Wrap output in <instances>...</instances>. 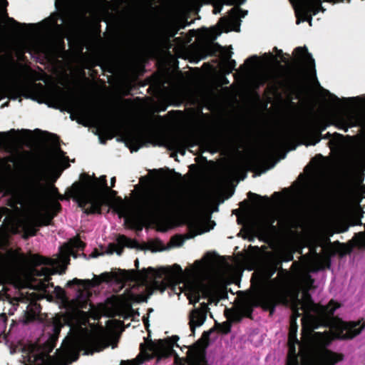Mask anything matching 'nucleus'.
Here are the masks:
<instances>
[{
    "label": "nucleus",
    "mask_w": 365,
    "mask_h": 365,
    "mask_svg": "<svg viewBox=\"0 0 365 365\" xmlns=\"http://www.w3.org/2000/svg\"><path fill=\"white\" fill-rule=\"evenodd\" d=\"M292 318L289 334V354L287 365H298L296 346H299L302 365H334L342 357L328 350L327 347L334 338L352 339L358 335L364 326L360 322H345L339 319L332 322L330 331H314L320 326V318L331 317L336 308L333 304L318 307L315 304H290Z\"/></svg>",
    "instance_id": "f257e3e1"
},
{
    "label": "nucleus",
    "mask_w": 365,
    "mask_h": 365,
    "mask_svg": "<svg viewBox=\"0 0 365 365\" xmlns=\"http://www.w3.org/2000/svg\"><path fill=\"white\" fill-rule=\"evenodd\" d=\"M195 272L194 275L182 282V286H178L182 278V270L180 265L173 267H161V278L164 277L165 282L161 280V292L165 289V285H174L173 289H179L180 292H184L187 297L190 304H195L201 297L208 298L210 303L216 304L220 299V290L216 283L212 279L204 280L207 267L200 262H195Z\"/></svg>",
    "instance_id": "f03ea898"
},
{
    "label": "nucleus",
    "mask_w": 365,
    "mask_h": 365,
    "mask_svg": "<svg viewBox=\"0 0 365 365\" xmlns=\"http://www.w3.org/2000/svg\"><path fill=\"white\" fill-rule=\"evenodd\" d=\"M82 184L83 187L77 193L78 201L81 207L86 203L91 204L90 212H97L99 207L106 203L111 205L120 215L124 216L126 219L133 215L135 210L133 202L113 197L112 191L109 192L108 195L98 191V189L105 185V177H101L98 180H94L90 177L83 178Z\"/></svg>",
    "instance_id": "7ed1b4c3"
},
{
    "label": "nucleus",
    "mask_w": 365,
    "mask_h": 365,
    "mask_svg": "<svg viewBox=\"0 0 365 365\" xmlns=\"http://www.w3.org/2000/svg\"><path fill=\"white\" fill-rule=\"evenodd\" d=\"M189 212L190 215V226L192 228L189 234L183 238L180 235L173 237L167 246L161 244V252L173 247H178L182 245L186 240L194 237L197 235H201L209 232L215 226V222L211 221L212 213L217 211V207H213L211 200L207 197H201L192 199Z\"/></svg>",
    "instance_id": "20e7f679"
},
{
    "label": "nucleus",
    "mask_w": 365,
    "mask_h": 365,
    "mask_svg": "<svg viewBox=\"0 0 365 365\" xmlns=\"http://www.w3.org/2000/svg\"><path fill=\"white\" fill-rule=\"evenodd\" d=\"M108 346V335L103 330L91 336L86 343L83 341L81 337L73 336L63 341L58 357L66 359L68 363H71L77 359V351L80 349L83 350L84 354L88 355L99 352Z\"/></svg>",
    "instance_id": "39448f33"
},
{
    "label": "nucleus",
    "mask_w": 365,
    "mask_h": 365,
    "mask_svg": "<svg viewBox=\"0 0 365 365\" xmlns=\"http://www.w3.org/2000/svg\"><path fill=\"white\" fill-rule=\"evenodd\" d=\"M247 11L242 10L239 6L232 8L230 11V18H222L220 21V29L215 30V34H212V38L216 39L222 32H229L230 31H240L241 24V18L247 16Z\"/></svg>",
    "instance_id": "423d86ee"
},
{
    "label": "nucleus",
    "mask_w": 365,
    "mask_h": 365,
    "mask_svg": "<svg viewBox=\"0 0 365 365\" xmlns=\"http://www.w3.org/2000/svg\"><path fill=\"white\" fill-rule=\"evenodd\" d=\"M279 213L277 210H269L262 212L257 218L252 220L250 225V232L254 234H262L274 230V222Z\"/></svg>",
    "instance_id": "0eeeda50"
},
{
    "label": "nucleus",
    "mask_w": 365,
    "mask_h": 365,
    "mask_svg": "<svg viewBox=\"0 0 365 365\" xmlns=\"http://www.w3.org/2000/svg\"><path fill=\"white\" fill-rule=\"evenodd\" d=\"M319 11L323 12L325 9L322 6V0H302L295 8L296 15L297 16V24H299L303 21H308L312 26V17L311 13L316 15Z\"/></svg>",
    "instance_id": "6e6552de"
},
{
    "label": "nucleus",
    "mask_w": 365,
    "mask_h": 365,
    "mask_svg": "<svg viewBox=\"0 0 365 365\" xmlns=\"http://www.w3.org/2000/svg\"><path fill=\"white\" fill-rule=\"evenodd\" d=\"M63 158L61 152L56 151L54 154L49 156L39 168L34 173V180H42L49 178L50 173L56 169L64 168Z\"/></svg>",
    "instance_id": "1a4fd4ad"
},
{
    "label": "nucleus",
    "mask_w": 365,
    "mask_h": 365,
    "mask_svg": "<svg viewBox=\"0 0 365 365\" xmlns=\"http://www.w3.org/2000/svg\"><path fill=\"white\" fill-rule=\"evenodd\" d=\"M185 27L182 22L178 19H173L168 22L164 21L163 17V0H161V53L165 48H170L171 44L167 45L166 41L173 38L178 32ZM163 57L161 56V66L163 65Z\"/></svg>",
    "instance_id": "9d476101"
},
{
    "label": "nucleus",
    "mask_w": 365,
    "mask_h": 365,
    "mask_svg": "<svg viewBox=\"0 0 365 365\" xmlns=\"http://www.w3.org/2000/svg\"><path fill=\"white\" fill-rule=\"evenodd\" d=\"M145 323L148 329L149 335L148 337L145 338L144 342L141 344L140 353L135 359L138 365L143 363L145 360L150 359L154 356H158L160 352L159 341H153L151 339L148 320H146Z\"/></svg>",
    "instance_id": "9b49d317"
},
{
    "label": "nucleus",
    "mask_w": 365,
    "mask_h": 365,
    "mask_svg": "<svg viewBox=\"0 0 365 365\" xmlns=\"http://www.w3.org/2000/svg\"><path fill=\"white\" fill-rule=\"evenodd\" d=\"M178 340L179 337L176 335L161 339V359L163 357L174 356L175 365H184V359L180 358L176 352V349H180L178 344ZM180 349H182L180 348Z\"/></svg>",
    "instance_id": "f8f14e48"
},
{
    "label": "nucleus",
    "mask_w": 365,
    "mask_h": 365,
    "mask_svg": "<svg viewBox=\"0 0 365 365\" xmlns=\"http://www.w3.org/2000/svg\"><path fill=\"white\" fill-rule=\"evenodd\" d=\"M302 133L300 125H293L272 140L269 143V149L274 150L279 147L284 146L291 138L298 136Z\"/></svg>",
    "instance_id": "ddd939ff"
},
{
    "label": "nucleus",
    "mask_w": 365,
    "mask_h": 365,
    "mask_svg": "<svg viewBox=\"0 0 365 365\" xmlns=\"http://www.w3.org/2000/svg\"><path fill=\"white\" fill-rule=\"evenodd\" d=\"M294 55L297 61L304 65L308 75L311 78L314 77L316 75L315 62L312 54L308 52L307 47L296 48Z\"/></svg>",
    "instance_id": "4468645a"
},
{
    "label": "nucleus",
    "mask_w": 365,
    "mask_h": 365,
    "mask_svg": "<svg viewBox=\"0 0 365 365\" xmlns=\"http://www.w3.org/2000/svg\"><path fill=\"white\" fill-rule=\"evenodd\" d=\"M208 312V306L203 302L200 304V307L195 308L190 313V326L192 332L194 334L196 328L201 327L207 319Z\"/></svg>",
    "instance_id": "2eb2a0df"
},
{
    "label": "nucleus",
    "mask_w": 365,
    "mask_h": 365,
    "mask_svg": "<svg viewBox=\"0 0 365 365\" xmlns=\"http://www.w3.org/2000/svg\"><path fill=\"white\" fill-rule=\"evenodd\" d=\"M361 123V115L354 112L343 113L336 118V125L346 132L348 131L349 128L359 125Z\"/></svg>",
    "instance_id": "dca6fc26"
},
{
    "label": "nucleus",
    "mask_w": 365,
    "mask_h": 365,
    "mask_svg": "<svg viewBox=\"0 0 365 365\" xmlns=\"http://www.w3.org/2000/svg\"><path fill=\"white\" fill-rule=\"evenodd\" d=\"M274 51L277 53L276 56H274L272 53H264L262 56V66L269 68L273 66L279 65V62L277 60V57L281 58L282 62L287 63L289 62V59L283 56V52L282 50L278 49L277 47L274 48Z\"/></svg>",
    "instance_id": "f3484780"
},
{
    "label": "nucleus",
    "mask_w": 365,
    "mask_h": 365,
    "mask_svg": "<svg viewBox=\"0 0 365 365\" xmlns=\"http://www.w3.org/2000/svg\"><path fill=\"white\" fill-rule=\"evenodd\" d=\"M186 361L188 365H207L204 351L199 349H189Z\"/></svg>",
    "instance_id": "a211bd4d"
},
{
    "label": "nucleus",
    "mask_w": 365,
    "mask_h": 365,
    "mask_svg": "<svg viewBox=\"0 0 365 365\" xmlns=\"http://www.w3.org/2000/svg\"><path fill=\"white\" fill-rule=\"evenodd\" d=\"M160 199L158 190L147 194L145 201V207L148 212H157L159 210Z\"/></svg>",
    "instance_id": "6ab92c4d"
},
{
    "label": "nucleus",
    "mask_w": 365,
    "mask_h": 365,
    "mask_svg": "<svg viewBox=\"0 0 365 365\" xmlns=\"http://www.w3.org/2000/svg\"><path fill=\"white\" fill-rule=\"evenodd\" d=\"M159 277V273L156 269L149 268L145 270L144 274H135L133 279L138 282H154Z\"/></svg>",
    "instance_id": "aec40b11"
},
{
    "label": "nucleus",
    "mask_w": 365,
    "mask_h": 365,
    "mask_svg": "<svg viewBox=\"0 0 365 365\" xmlns=\"http://www.w3.org/2000/svg\"><path fill=\"white\" fill-rule=\"evenodd\" d=\"M28 361L30 362H35L34 365H53L46 355H43L40 357L37 356V354L35 353V347L31 346L30 348V354L28 358Z\"/></svg>",
    "instance_id": "412c9836"
},
{
    "label": "nucleus",
    "mask_w": 365,
    "mask_h": 365,
    "mask_svg": "<svg viewBox=\"0 0 365 365\" xmlns=\"http://www.w3.org/2000/svg\"><path fill=\"white\" fill-rule=\"evenodd\" d=\"M81 245L82 242L80 241L78 238H74L72 240H71V242L64 247V251L62 253L59 259V261L65 262L67 260L68 255H70L71 249L72 247H81Z\"/></svg>",
    "instance_id": "4be33fe9"
},
{
    "label": "nucleus",
    "mask_w": 365,
    "mask_h": 365,
    "mask_svg": "<svg viewBox=\"0 0 365 365\" xmlns=\"http://www.w3.org/2000/svg\"><path fill=\"white\" fill-rule=\"evenodd\" d=\"M113 278V274L109 272H103L98 276H95L91 281H83L88 285L96 286L103 282H108Z\"/></svg>",
    "instance_id": "5701e85b"
},
{
    "label": "nucleus",
    "mask_w": 365,
    "mask_h": 365,
    "mask_svg": "<svg viewBox=\"0 0 365 365\" xmlns=\"http://www.w3.org/2000/svg\"><path fill=\"white\" fill-rule=\"evenodd\" d=\"M117 241L118 245L120 246L137 249L138 247V245L136 240L127 238L123 235L119 236L117 239Z\"/></svg>",
    "instance_id": "b1692460"
},
{
    "label": "nucleus",
    "mask_w": 365,
    "mask_h": 365,
    "mask_svg": "<svg viewBox=\"0 0 365 365\" xmlns=\"http://www.w3.org/2000/svg\"><path fill=\"white\" fill-rule=\"evenodd\" d=\"M138 250H144L153 253H156L160 251V244L158 241H150L143 245H138Z\"/></svg>",
    "instance_id": "393cba45"
},
{
    "label": "nucleus",
    "mask_w": 365,
    "mask_h": 365,
    "mask_svg": "<svg viewBox=\"0 0 365 365\" xmlns=\"http://www.w3.org/2000/svg\"><path fill=\"white\" fill-rule=\"evenodd\" d=\"M102 314H106L103 311V307H99L98 308H91L90 310V315L95 319L101 317Z\"/></svg>",
    "instance_id": "a878e982"
},
{
    "label": "nucleus",
    "mask_w": 365,
    "mask_h": 365,
    "mask_svg": "<svg viewBox=\"0 0 365 365\" xmlns=\"http://www.w3.org/2000/svg\"><path fill=\"white\" fill-rule=\"evenodd\" d=\"M56 272L54 270L48 269V268H42L41 271L36 272V274L39 276H44L46 279L48 278V277L54 274Z\"/></svg>",
    "instance_id": "bb28decb"
},
{
    "label": "nucleus",
    "mask_w": 365,
    "mask_h": 365,
    "mask_svg": "<svg viewBox=\"0 0 365 365\" xmlns=\"http://www.w3.org/2000/svg\"><path fill=\"white\" fill-rule=\"evenodd\" d=\"M115 253L117 255H120L121 254V249L116 248L114 245H110L108 250L105 252L106 255H113Z\"/></svg>",
    "instance_id": "cd10ccee"
},
{
    "label": "nucleus",
    "mask_w": 365,
    "mask_h": 365,
    "mask_svg": "<svg viewBox=\"0 0 365 365\" xmlns=\"http://www.w3.org/2000/svg\"><path fill=\"white\" fill-rule=\"evenodd\" d=\"M219 47L220 46L218 44L214 43H210L206 45V48L208 50V53L210 55L215 53Z\"/></svg>",
    "instance_id": "c85d7f7f"
},
{
    "label": "nucleus",
    "mask_w": 365,
    "mask_h": 365,
    "mask_svg": "<svg viewBox=\"0 0 365 365\" xmlns=\"http://www.w3.org/2000/svg\"><path fill=\"white\" fill-rule=\"evenodd\" d=\"M247 64H250L251 66H255L258 63H259V60L257 56H252L250 58H247L246 62Z\"/></svg>",
    "instance_id": "c756f323"
},
{
    "label": "nucleus",
    "mask_w": 365,
    "mask_h": 365,
    "mask_svg": "<svg viewBox=\"0 0 365 365\" xmlns=\"http://www.w3.org/2000/svg\"><path fill=\"white\" fill-rule=\"evenodd\" d=\"M164 215V202L163 200V182H161V232L165 230L163 226V218Z\"/></svg>",
    "instance_id": "7c9ffc66"
},
{
    "label": "nucleus",
    "mask_w": 365,
    "mask_h": 365,
    "mask_svg": "<svg viewBox=\"0 0 365 365\" xmlns=\"http://www.w3.org/2000/svg\"><path fill=\"white\" fill-rule=\"evenodd\" d=\"M84 279H73L71 281L68 282V284H81L85 287H91V285H88L86 283H85ZM85 281H90L89 279H85Z\"/></svg>",
    "instance_id": "2f4dec72"
},
{
    "label": "nucleus",
    "mask_w": 365,
    "mask_h": 365,
    "mask_svg": "<svg viewBox=\"0 0 365 365\" xmlns=\"http://www.w3.org/2000/svg\"><path fill=\"white\" fill-rule=\"evenodd\" d=\"M32 262L36 264H41V263H47V264H49V263H51V260H47L46 262H43L41 260V257L40 256L38 255H35L32 257V259H31Z\"/></svg>",
    "instance_id": "473e14b6"
},
{
    "label": "nucleus",
    "mask_w": 365,
    "mask_h": 365,
    "mask_svg": "<svg viewBox=\"0 0 365 365\" xmlns=\"http://www.w3.org/2000/svg\"><path fill=\"white\" fill-rule=\"evenodd\" d=\"M327 93H329V98L330 101H331L334 103H338L340 101V99L336 96L331 94L328 91Z\"/></svg>",
    "instance_id": "72a5a7b5"
},
{
    "label": "nucleus",
    "mask_w": 365,
    "mask_h": 365,
    "mask_svg": "<svg viewBox=\"0 0 365 365\" xmlns=\"http://www.w3.org/2000/svg\"><path fill=\"white\" fill-rule=\"evenodd\" d=\"M25 229V233H24V237L26 238L28 237L30 235H34L35 234V230L34 229H26V227H24Z\"/></svg>",
    "instance_id": "f704fd0d"
},
{
    "label": "nucleus",
    "mask_w": 365,
    "mask_h": 365,
    "mask_svg": "<svg viewBox=\"0 0 365 365\" xmlns=\"http://www.w3.org/2000/svg\"><path fill=\"white\" fill-rule=\"evenodd\" d=\"M119 365H138L135 360L122 361Z\"/></svg>",
    "instance_id": "c9c22d12"
},
{
    "label": "nucleus",
    "mask_w": 365,
    "mask_h": 365,
    "mask_svg": "<svg viewBox=\"0 0 365 365\" xmlns=\"http://www.w3.org/2000/svg\"><path fill=\"white\" fill-rule=\"evenodd\" d=\"M293 259V255L292 252H289L287 254L286 257H282V260L285 262L291 261Z\"/></svg>",
    "instance_id": "e433bc0d"
},
{
    "label": "nucleus",
    "mask_w": 365,
    "mask_h": 365,
    "mask_svg": "<svg viewBox=\"0 0 365 365\" xmlns=\"http://www.w3.org/2000/svg\"><path fill=\"white\" fill-rule=\"evenodd\" d=\"M246 0H231L230 2L229 3V4L232 5V4H238V5H240V4H242L245 2Z\"/></svg>",
    "instance_id": "4c0bfd02"
},
{
    "label": "nucleus",
    "mask_w": 365,
    "mask_h": 365,
    "mask_svg": "<svg viewBox=\"0 0 365 365\" xmlns=\"http://www.w3.org/2000/svg\"><path fill=\"white\" fill-rule=\"evenodd\" d=\"M30 220L32 222H35V223H37V214L36 213H32L30 216Z\"/></svg>",
    "instance_id": "58836bf2"
},
{
    "label": "nucleus",
    "mask_w": 365,
    "mask_h": 365,
    "mask_svg": "<svg viewBox=\"0 0 365 365\" xmlns=\"http://www.w3.org/2000/svg\"><path fill=\"white\" fill-rule=\"evenodd\" d=\"M164 81L163 79V69L161 68V97L163 96V87L164 86ZM160 102H163V100H160Z\"/></svg>",
    "instance_id": "ea45409f"
},
{
    "label": "nucleus",
    "mask_w": 365,
    "mask_h": 365,
    "mask_svg": "<svg viewBox=\"0 0 365 365\" xmlns=\"http://www.w3.org/2000/svg\"><path fill=\"white\" fill-rule=\"evenodd\" d=\"M319 140H320L319 139H317V140H312V141L309 142V143H307V145H316L317 143H319Z\"/></svg>",
    "instance_id": "a19ab883"
},
{
    "label": "nucleus",
    "mask_w": 365,
    "mask_h": 365,
    "mask_svg": "<svg viewBox=\"0 0 365 365\" xmlns=\"http://www.w3.org/2000/svg\"><path fill=\"white\" fill-rule=\"evenodd\" d=\"M135 301L137 302H142L144 301V297L143 296H138V298L135 299Z\"/></svg>",
    "instance_id": "79ce46f5"
},
{
    "label": "nucleus",
    "mask_w": 365,
    "mask_h": 365,
    "mask_svg": "<svg viewBox=\"0 0 365 365\" xmlns=\"http://www.w3.org/2000/svg\"><path fill=\"white\" fill-rule=\"evenodd\" d=\"M163 123V118L161 117V123ZM160 145H163V126L161 125V143Z\"/></svg>",
    "instance_id": "37998d69"
},
{
    "label": "nucleus",
    "mask_w": 365,
    "mask_h": 365,
    "mask_svg": "<svg viewBox=\"0 0 365 365\" xmlns=\"http://www.w3.org/2000/svg\"><path fill=\"white\" fill-rule=\"evenodd\" d=\"M262 83H264V81H266V79H267V75H265V74H264V75H263V76H262Z\"/></svg>",
    "instance_id": "c03bdc74"
},
{
    "label": "nucleus",
    "mask_w": 365,
    "mask_h": 365,
    "mask_svg": "<svg viewBox=\"0 0 365 365\" xmlns=\"http://www.w3.org/2000/svg\"><path fill=\"white\" fill-rule=\"evenodd\" d=\"M358 98H348L346 99L347 101H356Z\"/></svg>",
    "instance_id": "a18cd8bd"
},
{
    "label": "nucleus",
    "mask_w": 365,
    "mask_h": 365,
    "mask_svg": "<svg viewBox=\"0 0 365 365\" xmlns=\"http://www.w3.org/2000/svg\"><path fill=\"white\" fill-rule=\"evenodd\" d=\"M114 181H115V179H114V178H111V179H110V184H111V185H113Z\"/></svg>",
    "instance_id": "49530a36"
},
{
    "label": "nucleus",
    "mask_w": 365,
    "mask_h": 365,
    "mask_svg": "<svg viewBox=\"0 0 365 365\" xmlns=\"http://www.w3.org/2000/svg\"><path fill=\"white\" fill-rule=\"evenodd\" d=\"M165 110V108H163V106L161 105V108H160L161 112H162V111H164Z\"/></svg>",
    "instance_id": "de8ad7c7"
},
{
    "label": "nucleus",
    "mask_w": 365,
    "mask_h": 365,
    "mask_svg": "<svg viewBox=\"0 0 365 365\" xmlns=\"http://www.w3.org/2000/svg\"><path fill=\"white\" fill-rule=\"evenodd\" d=\"M51 349H52V347H51V346H49L48 347V351H51Z\"/></svg>",
    "instance_id": "09e8293b"
},
{
    "label": "nucleus",
    "mask_w": 365,
    "mask_h": 365,
    "mask_svg": "<svg viewBox=\"0 0 365 365\" xmlns=\"http://www.w3.org/2000/svg\"><path fill=\"white\" fill-rule=\"evenodd\" d=\"M231 63H232V66H235V61H232Z\"/></svg>",
    "instance_id": "8fccbe9b"
},
{
    "label": "nucleus",
    "mask_w": 365,
    "mask_h": 365,
    "mask_svg": "<svg viewBox=\"0 0 365 365\" xmlns=\"http://www.w3.org/2000/svg\"><path fill=\"white\" fill-rule=\"evenodd\" d=\"M57 365H63V364L60 363V362H58V363H57Z\"/></svg>",
    "instance_id": "3c124183"
}]
</instances>
